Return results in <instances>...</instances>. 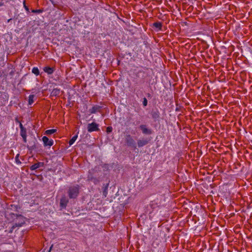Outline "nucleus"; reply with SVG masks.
<instances>
[{
    "label": "nucleus",
    "instance_id": "obj_13",
    "mask_svg": "<svg viewBox=\"0 0 252 252\" xmlns=\"http://www.w3.org/2000/svg\"><path fill=\"white\" fill-rule=\"evenodd\" d=\"M153 27L155 28L158 31H161L162 30V24L160 22H156L153 23Z\"/></svg>",
    "mask_w": 252,
    "mask_h": 252
},
{
    "label": "nucleus",
    "instance_id": "obj_3",
    "mask_svg": "<svg viewBox=\"0 0 252 252\" xmlns=\"http://www.w3.org/2000/svg\"><path fill=\"white\" fill-rule=\"evenodd\" d=\"M125 140L127 146L131 147L134 150L136 149V143L133 137L130 134H126L125 137Z\"/></svg>",
    "mask_w": 252,
    "mask_h": 252
},
{
    "label": "nucleus",
    "instance_id": "obj_9",
    "mask_svg": "<svg viewBox=\"0 0 252 252\" xmlns=\"http://www.w3.org/2000/svg\"><path fill=\"white\" fill-rule=\"evenodd\" d=\"M102 107L98 105H94L91 109L89 110L91 114H94L96 112H100Z\"/></svg>",
    "mask_w": 252,
    "mask_h": 252
},
{
    "label": "nucleus",
    "instance_id": "obj_19",
    "mask_svg": "<svg viewBox=\"0 0 252 252\" xmlns=\"http://www.w3.org/2000/svg\"><path fill=\"white\" fill-rule=\"evenodd\" d=\"M32 73L37 76L39 74V69L37 67H34L32 69Z\"/></svg>",
    "mask_w": 252,
    "mask_h": 252
},
{
    "label": "nucleus",
    "instance_id": "obj_7",
    "mask_svg": "<svg viewBox=\"0 0 252 252\" xmlns=\"http://www.w3.org/2000/svg\"><path fill=\"white\" fill-rule=\"evenodd\" d=\"M42 141L43 142L44 145L45 146H49L51 147L53 144V140H50L49 138L44 136L42 137Z\"/></svg>",
    "mask_w": 252,
    "mask_h": 252
},
{
    "label": "nucleus",
    "instance_id": "obj_32",
    "mask_svg": "<svg viewBox=\"0 0 252 252\" xmlns=\"http://www.w3.org/2000/svg\"><path fill=\"white\" fill-rule=\"evenodd\" d=\"M3 73H4L3 72H0V77H2V76L3 75Z\"/></svg>",
    "mask_w": 252,
    "mask_h": 252
},
{
    "label": "nucleus",
    "instance_id": "obj_29",
    "mask_svg": "<svg viewBox=\"0 0 252 252\" xmlns=\"http://www.w3.org/2000/svg\"><path fill=\"white\" fill-rule=\"evenodd\" d=\"M24 7L25 8V9L27 10V11H29V8L28 7V6H27L26 5H25V1L24 2Z\"/></svg>",
    "mask_w": 252,
    "mask_h": 252
},
{
    "label": "nucleus",
    "instance_id": "obj_30",
    "mask_svg": "<svg viewBox=\"0 0 252 252\" xmlns=\"http://www.w3.org/2000/svg\"><path fill=\"white\" fill-rule=\"evenodd\" d=\"M15 121H16V122H17V123H19V124H20V123H21V122L19 121V120H18V118H17V117H16V118H15Z\"/></svg>",
    "mask_w": 252,
    "mask_h": 252
},
{
    "label": "nucleus",
    "instance_id": "obj_23",
    "mask_svg": "<svg viewBox=\"0 0 252 252\" xmlns=\"http://www.w3.org/2000/svg\"><path fill=\"white\" fill-rule=\"evenodd\" d=\"M43 9H33L32 10V13H40L43 12Z\"/></svg>",
    "mask_w": 252,
    "mask_h": 252
},
{
    "label": "nucleus",
    "instance_id": "obj_1",
    "mask_svg": "<svg viewBox=\"0 0 252 252\" xmlns=\"http://www.w3.org/2000/svg\"><path fill=\"white\" fill-rule=\"evenodd\" d=\"M80 192L79 185L70 186L67 191L68 197L70 199H75L77 197Z\"/></svg>",
    "mask_w": 252,
    "mask_h": 252
},
{
    "label": "nucleus",
    "instance_id": "obj_17",
    "mask_svg": "<svg viewBox=\"0 0 252 252\" xmlns=\"http://www.w3.org/2000/svg\"><path fill=\"white\" fill-rule=\"evenodd\" d=\"M34 97V95L31 94L29 97L28 104L29 105H32L33 102V98Z\"/></svg>",
    "mask_w": 252,
    "mask_h": 252
},
{
    "label": "nucleus",
    "instance_id": "obj_14",
    "mask_svg": "<svg viewBox=\"0 0 252 252\" xmlns=\"http://www.w3.org/2000/svg\"><path fill=\"white\" fill-rule=\"evenodd\" d=\"M43 70L48 74H51L53 73L54 68L49 66H45L44 67Z\"/></svg>",
    "mask_w": 252,
    "mask_h": 252
},
{
    "label": "nucleus",
    "instance_id": "obj_2",
    "mask_svg": "<svg viewBox=\"0 0 252 252\" xmlns=\"http://www.w3.org/2000/svg\"><path fill=\"white\" fill-rule=\"evenodd\" d=\"M98 172L95 169H92L88 172L87 179L89 181L93 182L95 185L97 184L100 182L99 178L97 177L96 173Z\"/></svg>",
    "mask_w": 252,
    "mask_h": 252
},
{
    "label": "nucleus",
    "instance_id": "obj_31",
    "mask_svg": "<svg viewBox=\"0 0 252 252\" xmlns=\"http://www.w3.org/2000/svg\"><path fill=\"white\" fill-rule=\"evenodd\" d=\"M147 97H148V98H151V94H149V93H148V94H147Z\"/></svg>",
    "mask_w": 252,
    "mask_h": 252
},
{
    "label": "nucleus",
    "instance_id": "obj_6",
    "mask_svg": "<svg viewBox=\"0 0 252 252\" xmlns=\"http://www.w3.org/2000/svg\"><path fill=\"white\" fill-rule=\"evenodd\" d=\"M68 203V199L64 195L60 199V205L62 208H65Z\"/></svg>",
    "mask_w": 252,
    "mask_h": 252
},
{
    "label": "nucleus",
    "instance_id": "obj_28",
    "mask_svg": "<svg viewBox=\"0 0 252 252\" xmlns=\"http://www.w3.org/2000/svg\"><path fill=\"white\" fill-rule=\"evenodd\" d=\"M24 142L26 143L27 142V135H24L23 136H22Z\"/></svg>",
    "mask_w": 252,
    "mask_h": 252
},
{
    "label": "nucleus",
    "instance_id": "obj_35",
    "mask_svg": "<svg viewBox=\"0 0 252 252\" xmlns=\"http://www.w3.org/2000/svg\"><path fill=\"white\" fill-rule=\"evenodd\" d=\"M12 232V230H11L9 232L11 233Z\"/></svg>",
    "mask_w": 252,
    "mask_h": 252
},
{
    "label": "nucleus",
    "instance_id": "obj_33",
    "mask_svg": "<svg viewBox=\"0 0 252 252\" xmlns=\"http://www.w3.org/2000/svg\"><path fill=\"white\" fill-rule=\"evenodd\" d=\"M52 247H53V245H52V246H51V247H50V249H49V252H50V251H51V249H52Z\"/></svg>",
    "mask_w": 252,
    "mask_h": 252
},
{
    "label": "nucleus",
    "instance_id": "obj_25",
    "mask_svg": "<svg viewBox=\"0 0 252 252\" xmlns=\"http://www.w3.org/2000/svg\"><path fill=\"white\" fill-rule=\"evenodd\" d=\"M102 167L106 170H109V165L108 164L105 163L102 165Z\"/></svg>",
    "mask_w": 252,
    "mask_h": 252
},
{
    "label": "nucleus",
    "instance_id": "obj_34",
    "mask_svg": "<svg viewBox=\"0 0 252 252\" xmlns=\"http://www.w3.org/2000/svg\"><path fill=\"white\" fill-rule=\"evenodd\" d=\"M2 4H3L2 3H1V2L0 3V6L2 5Z\"/></svg>",
    "mask_w": 252,
    "mask_h": 252
},
{
    "label": "nucleus",
    "instance_id": "obj_26",
    "mask_svg": "<svg viewBox=\"0 0 252 252\" xmlns=\"http://www.w3.org/2000/svg\"><path fill=\"white\" fill-rule=\"evenodd\" d=\"M147 104H148V101H147L146 98L144 97L143 98V105L144 106H146L147 105Z\"/></svg>",
    "mask_w": 252,
    "mask_h": 252
},
{
    "label": "nucleus",
    "instance_id": "obj_22",
    "mask_svg": "<svg viewBox=\"0 0 252 252\" xmlns=\"http://www.w3.org/2000/svg\"><path fill=\"white\" fill-rule=\"evenodd\" d=\"M28 148L29 150H30V151H32V150H35L36 149V144L34 143L32 146H28Z\"/></svg>",
    "mask_w": 252,
    "mask_h": 252
},
{
    "label": "nucleus",
    "instance_id": "obj_20",
    "mask_svg": "<svg viewBox=\"0 0 252 252\" xmlns=\"http://www.w3.org/2000/svg\"><path fill=\"white\" fill-rule=\"evenodd\" d=\"M77 138V135H74L71 139H70L69 141V144L70 145H71L73 144V143L75 142V141L76 140Z\"/></svg>",
    "mask_w": 252,
    "mask_h": 252
},
{
    "label": "nucleus",
    "instance_id": "obj_10",
    "mask_svg": "<svg viewBox=\"0 0 252 252\" xmlns=\"http://www.w3.org/2000/svg\"><path fill=\"white\" fill-rule=\"evenodd\" d=\"M44 165V163L43 162H38L37 163H34V164L32 165L30 167V169L31 170H34L40 167H43Z\"/></svg>",
    "mask_w": 252,
    "mask_h": 252
},
{
    "label": "nucleus",
    "instance_id": "obj_12",
    "mask_svg": "<svg viewBox=\"0 0 252 252\" xmlns=\"http://www.w3.org/2000/svg\"><path fill=\"white\" fill-rule=\"evenodd\" d=\"M20 135L23 136L27 135V129L24 127L21 123H20Z\"/></svg>",
    "mask_w": 252,
    "mask_h": 252
},
{
    "label": "nucleus",
    "instance_id": "obj_15",
    "mask_svg": "<svg viewBox=\"0 0 252 252\" xmlns=\"http://www.w3.org/2000/svg\"><path fill=\"white\" fill-rule=\"evenodd\" d=\"M60 90L57 88L54 89L50 94L51 96H57L59 95Z\"/></svg>",
    "mask_w": 252,
    "mask_h": 252
},
{
    "label": "nucleus",
    "instance_id": "obj_4",
    "mask_svg": "<svg viewBox=\"0 0 252 252\" xmlns=\"http://www.w3.org/2000/svg\"><path fill=\"white\" fill-rule=\"evenodd\" d=\"M87 128L88 131L90 132L93 131H97L99 130L98 128V125L94 122H93L91 124H89Z\"/></svg>",
    "mask_w": 252,
    "mask_h": 252
},
{
    "label": "nucleus",
    "instance_id": "obj_24",
    "mask_svg": "<svg viewBox=\"0 0 252 252\" xmlns=\"http://www.w3.org/2000/svg\"><path fill=\"white\" fill-rule=\"evenodd\" d=\"M113 128L112 126H109L106 128V132L107 133H109L112 131Z\"/></svg>",
    "mask_w": 252,
    "mask_h": 252
},
{
    "label": "nucleus",
    "instance_id": "obj_8",
    "mask_svg": "<svg viewBox=\"0 0 252 252\" xmlns=\"http://www.w3.org/2000/svg\"><path fill=\"white\" fill-rule=\"evenodd\" d=\"M149 140L147 139H141L137 140V146L139 148L144 146L148 144Z\"/></svg>",
    "mask_w": 252,
    "mask_h": 252
},
{
    "label": "nucleus",
    "instance_id": "obj_21",
    "mask_svg": "<svg viewBox=\"0 0 252 252\" xmlns=\"http://www.w3.org/2000/svg\"><path fill=\"white\" fill-rule=\"evenodd\" d=\"M108 184H107L106 186L104 188L103 190V195L106 197L107 194V189L108 187Z\"/></svg>",
    "mask_w": 252,
    "mask_h": 252
},
{
    "label": "nucleus",
    "instance_id": "obj_27",
    "mask_svg": "<svg viewBox=\"0 0 252 252\" xmlns=\"http://www.w3.org/2000/svg\"><path fill=\"white\" fill-rule=\"evenodd\" d=\"M19 155L18 154L16 155V157H15V160H16V162L17 163H21V161H20V160L19 159Z\"/></svg>",
    "mask_w": 252,
    "mask_h": 252
},
{
    "label": "nucleus",
    "instance_id": "obj_11",
    "mask_svg": "<svg viewBox=\"0 0 252 252\" xmlns=\"http://www.w3.org/2000/svg\"><path fill=\"white\" fill-rule=\"evenodd\" d=\"M151 116L153 119L157 120L159 118L160 114L158 110L153 111L151 112Z\"/></svg>",
    "mask_w": 252,
    "mask_h": 252
},
{
    "label": "nucleus",
    "instance_id": "obj_18",
    "mask_svg": "<svg viewBox=\"0 0 252 252\" xmlns=\"http://www.w3.org/2000/svg\"><path fill=\"white\" fill-rule=\"evenodd\" d=\"M57 131L56 129H48L45 131V134L47 135H50L53 134Z\"/></svg>",
    "mask_w": 252,
    "mask_h": 252
},
{
    "label": "nucleus",
    "instance_id": "obj_5",
    "mask_svg": "<svg viewBox=\"0 0 252 252\" xmlns=\"http://www.w3.org/2000/svg\"><path fill=\"white\" fill-rule=\"evenodd\" d=\"M139 128L142 130L143 134H151L152 133V130L148 128L146 125H141L139 126Z\"/></svg>",
    "mask_w": 252,
    "mask_h": 252
},
{
    "label": "nucleus",
    "instance_id": "obj_16",
    "mask_svg": "<svg viewBox=\"0 0 252 252\" xmlns=\"http://www.w3.org/2000/svg\"><path fill=\"white\" fill-rule=\"evenodd\" d=\"M19 217L22 218V221L20 223L15 222V224L13 225V226L12 227V229L14 228L15 226H21L22 224L25 223L23 217L21 215H19Z\"/></svg>",
    "mask_w": 252,
    "mask_h": 252
}]
</instances>
